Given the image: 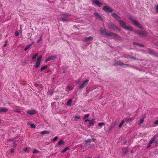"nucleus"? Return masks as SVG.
<instances>
[{
  "label": "nucleus",
  "instance_id": "ddd939ff",
  "mask_svg": "<svg viewBox=\"0 0 158 158\" xmlns=\"http://www.w3.org/2000/svg\"><path fill=\"white\" fill-rule=\"evenodd\" d=\"M111 15L115 19L117 20H118L121 18L118 15L115 13H112L111 14Z\"/></svg>",
  "mask_w": 158,
  "mask_h": 158
},
{
  "label": "nucleus",
  "instance_id": "603ef678",
  "mask_svg": "<svg viewBox=\"0 0 158 158\" xmlns=\"http://www.w3.org/2000/svg\"><path fill=\"white\" fill-rule=\"evenodd\" d=\"M67 88L70 90H72L73 89L71 86H68Z\"/></svg>",
  "mask_w": 158,
  "mask_h": 158
},
{
  "label": "nucleus",
  "instance_id": "9d476101",
  "mask_svg": "<svg viewBox=\"0 0 158 158\" xmlns=\"http://www.w3.org/2000/svg\"><path fill=\"white\" fill-rule=\"evenodd\" d=\"M89 81L88 79H86L84 81L83 83L79 86V88L80 89H82L84 87L87 85V83Z\"/></svg>",
  "mask_w": 158,
  "mask_h": 158
},
{
  "label": "nucleus",
  "instance_id": "e2e57ef3",
  "mask_svg": "<svg viewBox=\"0 0 158 158\" xmlns=\"http://www.w3.org/2000/svg\"><path fill=\"white\" fill-rule=\"evenodd\" d=\"M79 82H80V80H78L77 81H76V84H78V83H79Z\"/></svg>",
  "mask_w": 158,
  "mask_h": 158
},
{
  "label": "nucleus",
  "instance_id": "72a5a7b5",
  "mask_svg": "<svg viewBox=\"0 0 158 158\" xmlns=\"http://www.w3.org/2000/svg\"><path fill=\"white\" fill-rule=\"evenodd\" d=\"M38 53H36L35 54V55L32 57V60H34V59H35L36 58V56H38Z\"/></svg>",
  "mask_w": 158,
  "mask_h": 158
},
{
  "label": "nucleus",
  "instance_id": "c756f323",
  "mask_svg": "<svg viewBox=\"0 0 158 158\" xmlns=\"http://www.w3.org/2000/svg\"><path fill=\"white\" fill-rule=\"evenodd\" d=\"M53 90L51 89L48 90V94H50V95H52L53 94Z\"/></svg>",
  "mask_w": 158,
  "mask_h": 158
},
{
  "label": "nucleus",
  "instance_id": "a19ab883",
  "mask_svg": "<svg viewBox=\"0 0 158 158\" xmlns=\"http://www.w3.org/2000/svg\"><path fill=\"white\" fill-rule=\"evenodd\" d=\"M124 121L123 120L121 123H120V124H119V126H118V127H119V128H120L122 126L123 124V123H124Z\"/></svg>",
  "mask_w": 158,
  "mask_h": 158
},
{
  "label": "nucleus",
  "instance_id": "bb28decb",
  "mask_svg": "<svg viewBox=\"0 0 158 158\" xmlns=\"http://www.w3.org/2000/svg\"><path fill=\"white\" fill-rule=\"evenodd\" d=\"M60 21L62 22H67L69 21V20L67 18H61L60 19Z\"/></svg>",
  "mask_w": 158,
  "mask_h": 158
},
{
  "label": "nucleus",
  "instance_id": "b1692460",
  "mask_svg": "<svg viewBox=\"0 0 158 158\" xmlns=\"http://www.w3.org/2000/svg\"><path fill=\"white\" fill-rule=\"evenodd\" d=\"M32 45V43H31L28 44V45H27L25 47V48H24V50L26 51Z\"/></svg>",
  "mask_w": 158,
  "mask_h": 158
},
{
  "label": "nucleus",
  "instance_id": "f257e3e1",
  "mask_svg": "<svg viewBox=\"0 0 158 158\" xmlns=\"http://www.w3.org/2000/svg\"><path fill=\"white\" fill-rule=\"evenodd\" d=\"M128 19L133 23L134 25H136L139 29H143V27L136 19H134L131 17H129Z\"/></svg>",
  "mask_w": 158,
  "mask_h": 158
},
{
  "label": "nucleus",
  "instance_id": "423d86ee",
  "mask_svg": "<svg viewBox=\"0 0 158 158\" xmlns=\"http://www.w3.org/2000/svg\"><path fill=\"white\" fill-rule=\"evenodd\" d=\"M57 58V55H54L49 56L45 60V62H47L49 61L54 60L56 59Z\"/></svg>",
  "mask_w": 158,
  "mask_h": 158
},
{
  "label": "nucleus",
  "instance_id": "9b49d317",
  "mask_svg": "<svg viewBox=\"0 0 158 158\" xmlns=\"http://www.w3.org/2000/svg\"><path fill=\"white\" fill-rule=\"evenodd\" d=\"M148 53L152 55H156V53L153 49L148 48L147 50Z\"/></svg>",
  "mask_w": 158,
  "mask_h": 158
},
{
  "label": "nucleus",
  "instance_id": "a211bd4d",
  "mask_svg": "<svg viewBox=\"0 0 158 158\" xmlns=\"http://www.w3.org/2000/svg\"><path fill=\"white\" fill-rule=\"evenodd\" d=\"M133 44L134 45H136L139 46H140L142 47H144V45L143 44H140V43H137L135 42H133Z\"/></svg>",
  "mask_w": 158,
  "mask_h": 158
},
{
  "label": "nucleus",
  "instance_id": "4be33fe9",
  "mask_svg": "<svg viewBox=\"0 0 158 158\" xmlns=\"http://www.w3.org/2000/svg\"><path fill=\"white\" fill-rule=\"evenodd\" d=\"M72 100L71 98L69 99L66 105L68 106H70L71 105Z\"/></svg>",
  "mask_w": 158,
  "mask_h": 158
},
{
  "label": "nucleus",
  "instance_id": "6e6552de",
  "mask_svg": "<svg viewBox=\"0 0 158 158\" xmlns=\"http://www.w3.org/2000/svg\"><path fill=\"white\" fill-rule=\"evenodd\" d=\"M102 10L106 12L111 13L113 11V9L107 6H103Z\"/></svg>",
  "mask_w": 158,
  "mask_h": 158
},
{
  "label": "nucleus",
  "instance_id": "a18cd8bd",
  "mask_svg": "<svg viewBox=\"0 0 158 158\" xmlns=\"http://www.w3.org/2000/svg\"><path fill=\"white\" fill-rule=\"evenodd\" d=\"M16 141H15L13 143V144H14L13 147L14 148H16L17 146V144L16 143Z\"/></svg>",
  "mask_w": 158,
  "mask_h": 158
},
{
  "label": "nucleus",
  "instance_id": "58836bf2",
  "mask_svg": "<svg viewBox=\"0 0 158 158\" xmlns=\"http://www.w3.org/2000/svg\"><path fill=\"white\" fill-rule=\"evenodd\" d=\"M34 85L36 87H40V84L37 83H35L34 84Z\"/></svg>",
  "mask_w": 158,
  "mask_h": 158
},
{
  "label": "nucleus",
  "instance_id": "5701e85b",
  "mask_svg": "<svg viewBox=\"0 0 158 158\" xmlns=\"http://www.w3.org/2000/svg\"><path fill=\"white\" fill-rule=\"evenodd\" d=\"M49 133L50 131H44L40 132V133L42 135L49 134Z\"/></svg>",
  "mask_w": 158,
  "mask_h": 158
},
{
  "label": "nucleus",
  "instance_id": "2f4dec72",
  "mask_svg": "<svg viewBox=\"0 0 158 158\" xmlns=\"http://www.w3.org/2000/svg\"><path fill=\"white\" fill-rule=\"evenodd\" d=\"M47 68V66L46 65H45V66L42 67L41 68L40 71H43L45 69H46Z\"/></svg>",
  "mask_w": 158,
  "mask_h": 158
},
{
  "label": "nucleus",
  "instance_id": "69168bd1",
  "mask_svg": "<svg viewBox=\"0 0 158 158\" xmlns=\"http://www.w3.org/2000/svg\"><path fill=\"white\" fill-rule=\"evenodd\" d=\"M20 111H20L17 110H16L15 111V112H17L18 113H20Z\"/></svg>",
  "mask_w": 158,
  "mask_h": 158
},
{
  "label": "nucleus",
  "instance_id": "37998d69",
  "mask_svg": "<svg viewBox=\"0 0 158 158\" xmlns=\"http://www.w3.org/2000/svg\"><path fill=\"white\" fill-rule=\"evenodd\" d=\"M155 10L156 13H158V5H157L156 7Z\"/></svg>",
  "mask_w": 158,
  "mask_h": 158
},
{
  "label": "nucleus",
  "instance_id": "338daca9",
  "mask_svg": "<svg viewBox=\"0 0 158 158\" xmlns=\"http://www.w3.org/2000/svg\"><path fill=\"white\" fill-rule=\"evenodd\" d=\"M112 128L111 127H110L109 128V131H110L112 129Z\"/></svg>",
  "mask_w": 158,
  "mask_h": 158
},
{
  "label": "nucleus",
  "instance_id": "bf43d9fd",
  "mask_svg": "<svg viewBox=\"0 0 158 158\" xmlns=\"http://www.w3.org/2000/svg\"><path fill=\"white\" fill-rule=\"evenodd\" d=\"M154 123L156 124H158V120L155 121Z\"/></svg>",
  "mask_w": 158,
  "mask_h": 158
},
{
  "label": "nucleus",
  "instance_id": "052dcab7",
  "mask_svg": "<svg viewBox=\"0 0 158 158\" xmlns=\"http://www.w3.org/2000/svg\"><path fill=\"white\" fill-rule=\"evenodd\" d=\"M90 120L89 119H86L85 120V122H90Z\"/></svg>",
  "mask_w": 158,
  "mask_h": 158
},
{
  "label": "nucleus",
  "instance_id": "f8f14e48",
  "mask_svg": "<svg viewBox=\"0 0 158 158\" xmlns=\"http://www.w3.org/2000/svg\"><path fill=\"white\" fill-rule=\"evenodd\" d=\"M119 22L121 26L124 28L126 26V22L122 20H119Z\"/></svg>",
  "mask_w": 158,
  "mask_h": 158
},
{
  "label": "nucleus",
  "instance_id": "393cba45",
  "mask_svg": "<svg viewBox=\"0 0 158 158\" xmlns=\"http://www.w3.org/2000/svg\"><path fill=\"white\" fill-rule=\"evenodd\" d=\"M65 142L63 141L62 140H60L58 143V146L60 145H63L64 144Z\"/></svg>",
  "mask_w": 158,
  "mask_h": 158
},
{
  "label": "nucleus",
  "instance_id": "20e7f679",
  "mask_svg": "<svg viewBox=\"0 0 158 158\" xmlns=\"http://www.w3.org/2000/svg\"><path fill=\"white\" fill-rule=\"evenodd\" d=\"M105 35L107 36L112 37L114 36V38L117 40H120L121 39V37L117 34L113 32H105Z\"/></svg>",
  "mask_w": 158,
  "mask_h": 158
},
{
  "label": "nucleus",
  "instance_id": "3c124183",
  "mask_svg": "<svg viewBox=\"0 0 158 158\" xmlns=\"http://www.w3.org/2000/svg\"><path fill=\"white\" fill-rule=\"evenodd\" d=\"M89 114H86L85 115L84 118H86L87 117L89 116Z\"/></svg>",
  "mask_w": 158,
  "mask_h": 158
},
{
  "label": "nucleus",
  "instance_id": "5fc2aeb1",
  "mask_svg": "<svg viewBox=\"0 0 158 158\" xmlns=\"http://www.w3.org/2000/svg\"><path fill=\"white\" fill-rule=\"evenodd\" d=\"M113 65L114 66L118 65V61H117V62L114 63Z\"/></svg>",
  "mask_w": 158,
  "mask_h": 158
},
{
  "label": "nucleus",
  "instance_id": "774afa93",
  "mask_svg": "<svg viewBox=\"0 0 158 158\" xmlns=\"http://www.w3.org/2000/svg\"><path fill=\"white\" fill-rule=\"evenodd\" d=\"M155 143L156 144H158V141H156L155 142Z\"/></svg>",
  "mask_w": 158,
  "mask_h": 158
},
{
  "label": "nucleus",
  "instance_id": "412c9836",
  "mask_svg": "<svg viewBox=\"0 0 158 158\" xmlns=\"http://www.w3.org/2000/svg\"><path fill=\"white\" fill-rule=\"evenodd\" d=\"M96 140V139L94 138H93L91 139H88L85 140V142L86 143H88L89 142H90L91 141L94 142Z\"/></svg>",
  "mask_w": 158,
  "mask_h": 158
},
{
  "label": "nucleus",
  "instance_id": "13d9d810",
  "mask_svg": "<svg viewBox=\"0 0 158 158\" xmlns=\"http://www.w3.org/2000/svg\"><path fill=\"white\" fill-rule=\"evenodd\" d=\"M63 15H64L65 16H69V14L67 13H65L64 14H63Z\"/></svg>",
  "mask_w": 158,
  "mask_h": 158
},
{
  "label": "nucleus",
  "instance_id": "680f3d73",
  "mask_svg": "<svg viewBox=\"0 0 158 158\" xmlns=\"http://www.w3.org/2000/svg\"><path fill=\"white\" fill-rule=\"evenodd\" d=\"M14 149H12L10 151V152L11 153H13L14 152Z\"/></svg>",
  "mask_w": 158,
  "mask_h": 158
},
{
  "label": "nucleus",
  "instance_id": "79ce46f5",
  "mask_svg": "<svg viewBox=\"0 0 158 158\" xmlns=\"http://www.w3.org/2000/svg\"><path fill=\"white\" fill-rule=\"evenodd\" d=\"M67 68H65V67L63 69V73H64L66 72H67Z\"/></svg>",
  "mask_w": 158,
  "mask_h": 158
},
{
  "label": "nucleus",
  "instance_id": "a878e982",
  "mask_svg": "<svg viewBox=\"0 0 158 158\" xmlns=\"http://www.w3.org/2000/svg\"><path fill=\"white\" fill-rule=\"evenodd\" d=\"M42 55H40L39 57H38L37 60L38 62H39L40 63L41 61L42 58Z\"/></svg>",
  "mask_w": 158,
  "mask_h": 158
},
{
  "label": "nucleus",
  "instance_id": "c85d7f7f",
  "mask_svg": "<svg viewBox=\"0 0 158 158\" xmlns=\"http://www.w3.org/2000/svg\"><path fill=\"white\" fill-rule=\"evenodd\" d=\"M69 149V147H66L65 148H64L63 150L61 151V153H64L67 150Z\"/></svg>",
  "mask_w": 158,
  "mask_h": 158
},
{
  "label": "nucleus",
  "instance_id": "7c9ffc66",
  "mask_svg": "<svg viewBox=\"0 0 158 158\" xmlns=\"http://www.w3.org/2000/svg\"><path fill=\"white\" fill-rule=\"evenodd\" d=\"M100 31H101V33H102V34H103V33L105 34V32H106V29H102V28H101L100 29Z\"/></svg>",
  "mask_w": 158,
  "mask_h": 158
},
{
  "label": "nucleus",
  "instance_id": "c9c22d12",
  "mask_svg": "<svg viewBox=\"0 0 158 158\" xmlns=\"http://www.w3.org/2000/svg\"><path fill=\"white\" fill-rule=\"evenodd\" d=\"M94 119H92L90 121L89 124L90 125H91L94 123Z\"/></svg>",
  "mask_w": 158,
  "mask_h": 158
},
{
  "label": "nucleus",
  "instance_id": "f03ea898",
  "mask_svg": "<svg viewBox=\"0 0 158 158\" xmlns=\"http://www.w3.org/2000/svg\"><path fill=\"white\" fill-rule=\"evenodd\" d=\"M128 19L133 23L134 25H136L139 29H143V27L136 19H134L131 17H129Z\"/></svg>",
  "mask_w": 158,
  "mask_h": 158
},
{
  "label": "nucleus",
  "instance_id": "dca6fc26",
  "mask_svg": "<svg viewBox=\"0 0 158 158\" xmlns=\"http://www.w3.org/2000/svg\"><path fill=\"white\" fill-rule=\"evenodd\" d=\"M27 113L30 115L34 114L36 113V111L34 110H28L26 112Z\"/></svg>",
  "mask_w": 158,
  "mask_h": 158
},
{
  "label": "nucleus",
  "instance_id": "2eb2a0df",
  "mask_svg": "<svg viewBox=\"0 0 158 158\" xmlns=\"http://www.w3.org/2000/svg\"><path fill=\"white\" fill-rule=\"evenodd\" d=\"M93 38L91 36H90L88 37L85 38L83 40V41L84 42H87L90 40H92Z\"/></svg>",
  "mask_w": 158,
  "mask_h": 158
},
{
  "label": "nucleus",
  "instance_id": "4d7b16f0",
  "mask_svg": "<svg viewBox=\"0 0 158 158\" xmlns=\"http://www.w3.org/2000/svg\"><path fill=\"white\" fill-rule=\"evenodd\" d=\"M80 116H76L75 117V120H76L77 119L80 118Z\"/></svg>",
  "mask_w": 158,
  "mask_h": 158
},
{
  "label": "nucleus",
  "instance_id": "de8ad7c7",
  "mask_svg": "<svg viewBox=\"0 0 158 158\" xmlns=\"http://www.w3.org/2000/svg\"><path fill=\"white\" fill-rule=\"evenodd\" d=\"M19 33L17 31H16L15 33V36H17L19 35Z\"/></svg>",
  "mask_w": 158,
  "mask_h": 158
},
{
  "label": "nucleus",
  "instance_id": "8fccbe9b",
  "mask_svg": "<svg viewBox=\"0 0 158 158\" xmlns=\"http://www.w3.org/2000/svg\"><path fill=\"white\" fill-rule=\"evenodd\" d=\"M41 39H42V37H41L39 39H38V40H37V41H36V43H39L40 42L41 40Z\"/></svg>",
  "mask_w": 158,
  "mask_h": 158
},
{
  "label": "nucleus",
  "instance_id": "1a4fd4ad",
  "mask_svg": "<svg viewBox=\"0 0 158 158\" xmlns=\"http://www.w3.org/2000/svg\"><path fill=\"white\" fill-rule=\"evenodd\" d=\"M92 3L93 5L95 4L99 7L102 6L103 5L102 3L98 0H92Z\"/></svg>",
  "mask_w": 158,
  "mask_h": 158
},
{
  "label": "nucleus",
  "instance_id": "39448f33",
  "mask_svg": "<svg viewBox=\"0 0 158 158\" xmlns=\"http://www.w3.org/2000/svg\"><path fill=\"white\" fill-rule=\"evenodd\" d=\"M107 26L110 29H113V30H117L119 31H121V29L119 28L112 23H109L108 24Z\"/></svg>",
  "mask_w": 158,
  "mask_h": 158
},
{
  "label": "nucleus",
  "instance_id": "4468645a",
  "mask_svg": "<svg viewBox=\"0 0 158 158\" xmlns=\"http://www.w3.org/2000/svg\"><path fill=\"white\" fill-rule=\"evenodd\" d=\"M94 15L97 17L100 21H103V19L101 16V15H100L98 13H97L96 12H95L94 14Z\"/></svg>",
  "mask_w": 158,
  "mask_h": 158
},
{
  "label": "nucleus",
  "instance_id": "6ab92c4d",
  "mask_svg": "<svg viewBox=\"0 0 158 158\" xmlns=\"http://www.w3.org/2000/svg\"><path fill=\"white\" fill-rule=\"evenodd\" d=\"M8 111V109L4 107H0V113L2 112H6Z\"/></svg>",
  "mask_w": 158,
  "mask_h": 158
},
{
  "label": "nucleus",
  "instance_id": "cd10ccee",
  "mask_svg": "<svg viewBox=\"0 0 158 158\" xmlns=\"http://www.w3.org/2000/svg\"><path fill=\"white\" fill-rule=\"evenodd\" d=\"M123 65H125L127 66H129V64H124L123 62H120L118 61V65L122 66Z\"/></svg>",
  "mask_w": 158,
  "mask_h": 158
},
{
  "label": "nucleus",
  "instance_id": "864d4df0",
  "mask_svg": "<svg viewBox=\"0 0 158 158\" xmlns=\"http://www.w3.org/2000/svg\"><path fill=\"white\" fill-rule=\"evenodd\" d=\"M128 151V150L127 148H126L123 151V152L125 153H126L127 151Z\"/></svg>",
  "mask_w": 158,
  "mask_h": 158
},
{
  "label": "nucleus",
  "instance_id": "e433bc0d",
  "mask_svg": "<svg viewBox=\"0 0 158 158\" xmlns=\"http://www.w3.org/2000/svg\"><path fill=\"white\" fill-rule=\"evenodd\" d=\"M144 121V118H143L140 121V122L139 123L138 125H140V124H142L143 123V122Z\"/></svg>",
  "mask_w": 158,
  "mask_h": 158
},
{
  "label": "nucleus",
  "instance_id": "4c0bfd02",
  "mask_svg": "<svg viewBox=\"0 0 158 158\" xmlns=\"http://www.w3.org/2000/svg\"><path fill=\"white\" fill-rule=\"evenodd\" d=\"M130 56L129 55L124 54L123 56V57L126 58H129Z\"/></svg>",
  "mask_w": 158,
  "mask_h": 158
},
{
  "label": "nucleus",
  "instance_id": "f3484780",
  "mask_svg": "<svg viewBox=\"0 0 158 158\" xmlns=\"http://www.w3.org/2000/svg\"><path fill=\"white\" fill-rule=\"evenodd\" d=\"M124 29H126L128 31H133L134 32V31H135L133 30V29L132 27H131L130 26H126V27H124Z\"/></svg>",
  "mask_w": 158,
  "mask_h": 158
},
{
  "label": "nucleus",
  "instance_id": "6e6d98bb",
  "mask_svg": "<svg viewBox=\"0 0 158 158\" xmlns=\"http://www.w3.org/2000/svg\"><path fill=\"white\" fill-rule=\"evenodd\" d=\"M129 58H130L132 59H134V60H135L136 59V58L135 57L133 56H130Z\"/></svg>",
  "mask_w": 158,
  "mask_h": 158
},
{
  "label": "nucleus",
  "instance_id": "7ed1b4c3",
  "mask_svg": "<svg viewBox=\"0 0 158 158\" xmlns=\"http://www.w3.org/2000/svg\"><path fill=\"white\" fill-rule=\"evenodd\" d=\"M134 32L137 35H140L143 37H146L147 36L148 34V32L146 31H143L140 30H135Z\"/></svg>",
  "mask_w": 158,
  "mask_h": 158
},
{
  "label": "nucleus",
  "instance_id": "0eeeda50",
  "mask_svg": "<svg viewBox=\"0 0 158 158\" xmlns=\"http://www.w3.org/2000/svg\"><path fill=\"white\" fill-rule=\"evenodd\" d=\"M158 137V135H154L153 138L151 139L150 141L149 142L148 144V146L147 147V148H148L150 147L151 146V144L153 142H154L156 140V139Z\"/></svg>",
  "mask_w": 158,
  "mask_h": 158
},
{
  "label": "nucleus",
  "instance_id": "f704fd0d",
  "mask_svg": "<svg viewBox=\"0 0 158 158\" xmlns=\"http://www.w3.org/2000/svg\"><path fill=\"white\" fill-rule=\"evenodd\" d=\"M39 153V151L38 150H37L36 149H34V151L33 152V153Z\"/></svg>",
  "mask_w": 158,
  "mask_h": 158
},
{
  "label": "nucleus",
  "instance_id": "09e8293b",
  "mask_svg": "<svg viewBox=\"0 0 158 158\" xmlns=\"http://www.w3.org/2000/svg\"><path fill=\"white\" fill-rule=\"evenodd\" d=\"M8 41L7 40H6L5 41V43L3 45V47H6V45H7V43Z\"/></svg>",
  "mask_w": 158,
  "mask_h": 158
},
{
  "label": "nucleus",
  "instance_id": "0e129e2a",
  "mask_svg": "<svg viewBox=\"0 0 158 158\" xmlns=\"http://www.w3.org/2000/svg\"><path fill=\"white\" fill-rule=\"evenodd\" d=\"M89 92V91L88 90H86L85 93L86 94H88Z\"/></svg>",
  "mask_w": 158,
  "mask_h": 158
},
{
  "label": "nucleus",
  "instance_id": "ea45409f",
  "mask_svg": "<svg viewBox=\"0 0 158 158\" xmlns=\"http://www.w3.org/2000/svg\"><path fill=\"white\" fill-rule=\"evenodd\" d=\"M30 126L32 128H35V125L33 123H31L30 124Z\"/></svg>",
  "mask_w": 158,
  "mask_h": 158
},
{
  "label": "nucleus",
  "instance_id": "aec40b11",
  "mask_svg": "<svg viewBox=\"0 0 158 158\" xmlns=\"http://www.w3.org/2000/svg\"><path fill=\"white\" fill-rule=\"evenodd\" d=\"M134 118L133 117H131L129 118H127L126 119L125 122L126 123H127L129 122H132Z\"/></svg>",
  "mask_w": 158,
  "mask_h": 158
},
{
  "label": "nucleus",
  "instance_id": "c03bdc74",
  "mask_svg": "<svg viewBox=\"0 0 158 158\" xmlns=\"http://www.w3.org/2000/svg\"><path fill=\"white\" fill-rule=\"evenodd\" d=\"M105 124V123H98V125L99 126H101L103 125H104Z\"/></svg>",
  "mask_w": 158,
  "mask_h": 158
},
{
  "label": "nucleus",
  "instance_id": "473e14b6",
  "mask_svg": "<svg viewBox=\"0 0 158 158\" xmlns=\"http://www.w3.org/2000/svg\"><path fill=\"white\" fill-rule=\"evenodd\" d=\"M40 63L38 62H36L35 63V65L34 66L35 68H38L40 65Z\"/></svg>",
  "mask_w": 158,
  "mask_h": 158
},
{
  "label": "nucleus",
  "instance_id": "49530a36",
  "mask_svg": "<svg viewBox=\"0 0 158 158\" xmlns=\"http://www.w3.org/2000/svg\"><path fill=\"white\" fill-rule=\"evenodd\" d=\"M58 139V137L57 136L55 137L53 139L52 141H55Z\"/></svg>",
  "mask_w": 158,
  "mask_h": 158
}]
</instances>
